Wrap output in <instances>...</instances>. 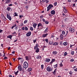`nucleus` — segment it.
I'll use <instances>...</instances> for the list:
<instances>
[{
	"mask_svg": "<svg viewBox=\"0 0 77 77\" xmlns=\"http://www.w3.org/2000/svg\"><path fill=\"white\" fill-rule=\"evenodd\" d=\"M12 35H10L7 36V38H10L11 39H12Z\"/></svg>",
	"mask_w": 77,
	"mask_h": 77,
	"instance_id": "obj_17",
	"label": "nucleus"
},
{
	"mask_svg": "<svg viewBox=\"0 0 77 77\" xmlns=\"http://www.w3.org/2000/svg\"><path fill=\"white\" fill-rule=\"evenodd\" d=\"M46 42H47V43L48 42V39H46V40H45Z\"/></svg>",
	"mask_w": 77,
	"mask_h": 77,
	"instance_id": "obj_46",
	"label": "nucleus"
},
{
	"mask_svg": "<svg viewBox=\"0 0 77 77\" xmlns=\"http://www.w3.org/2000/svg\"><path fill=\"white\" fill-rule=\"evenodd\" d=\"M48 15H49V16H50V17H51V16H52L51 14H48Z\"/></svg>",
	"mask_w": 77,
	"mask_h": 77,
	"instance_id": "obj_62",
	"label": "nucleus"
},
{
	"mask_svg": "<svg viewBox=\"0 0 77 77\" xmlns=\"http://www.w3.org/2000/svg\"><path fill=\"white\" fill-rule=\"evenodd\" d=\"M26 60H29V57H28V56H26Z\"/></svg>",
	"mask_w": 77,
	"mask_h": 77,
	"instance_id": "obj_34",
	"label": "nucleus"
},
{
	"mask_svg": "<svg viewBox=\"0 0 77 77\" xmlns=\"http://www.w3.org/2000/svg\"><path fill=\"white\" fill-rule=\"evenodd\" d=\"M19 17L20 18H22V17H23V16H22V15H20L19 16Z\"/></svg>",
	"mask_w": 77,
	"mask_h": 77,
	"instance_id": "obj_61",
	"label": "nucleus"
},
{
	"mask_svg": "<svg viewBox=\"0 0 77 77\" xmlns=\"http://www.w3.org/2000/svg\"><path fill=\"white\" fill-rule=\"evenodd\" d=\"M46 69L48 71H51L52 70H53V69L51 68V67H50V66H48L46 68Z\"/></svg>",
	"mask_w": 77,
	"mask_h": 77,
	"instance_id": "obj_5",
	"label": "nucleus"
},
{
	"mask_svg": "<svg viewBox=\"0 0 77 77\" xmlns=\"http://www.w3.org/2000/svg\"><path fill=\"white\" fill-rule=\"evenodd\" d=\"M63 11L65 12V13H67V11H66V8H64Z\"/></svg>",
	"mask_w": 77,
	"mask_h": 77,
	"instance_id": "obj_19",
	"label": "nucleus"
},
{
	"mask_svg": "<svg viewBox=\"0 0 77 77\" xmlns=\"http://www.w3.org/2000/svg\"><path fill=\"white\" fill-rule=\"evenodd\" d=\"M69 74L70 75H72V72L71 71H70L69 72Z\"/></svg>",
	"mask_w": 77,
	"mask_h": 77,
	"instance_id": "obj_41",
	"label": "nucleus"
},
{
	"mask_svg": "<svg viewBox=\"0 0 77 77\" xmlns=\"http://www.w3.org/2000/svg\"><path fill=\"white\" fill-rule=\"evenodd\" d=\"M9 6H12V4H10L8 5Z\"/></svg>",
	"mask_w": 77,
	"mask_h": 77,
	"instance_id": "obj_63",
	"label": "nucleus"
},
{
	"mask_svg": "<svg viewBox=\"0 0 77 77\" xmlns=\"http://www.w3.org/2000/svg\"><path fill=\"white\" fill-rule=\"evenodd\" d=\"M69 31L70 32H71V33H74L75 32V29L73 28L70 27L69 28Z\"/></svg>",
	"mask_w": 77,
	"mask_h": 77,
	"instance_id": "obj_2",
	"label": "nucleus"
},
{
	"mask_svg": "<svg viewBox=\"0 0 77 77\" xmlns=\"http://www.w3.org/2000/svg\"><path fill=\"white\" fill-rule=\"evenodd\" d=\"M55 13H56V11H55L54 10L51 11V14L52 15H54L55 14Z\"/></svg>",
	"mask_w": 77,
	"mask_h": 77,
	"instance_id": "obj_11",
	"label": "nucleus"
},
{
	"mask_svg": "<svg viewBox=\"0 0 77 77\" xmlns=\"http://www.w3.org/2000/svg\"><path fill=\"white\" fill-rule=\"evenodd\" d=\"M27 22V20H25L24 22V24H26Z\"/></svg>",
	"mask_w": 77,
	"mask_h": 77,
	"instance_id": "obj_42",
	"label": "nucleus"
},
{
	"mask_svg": "<svg viewBox=\"0 0 77 77\" xmlns=\"http://www.w3.org/2000/svg\"><path fill=\"white\" fill-rule=\"evenodd\" d=\"M22 59L21 58L19 57L18 58V60H20V59Z\"/></svg>",
	"mask_w": 77,
	"mask_h": 77,
	"instance_id": "obj_64",
	"label": "nucleus"
},
{
	"mask_svg": "<svg viewBox=\"0 0 77 77\" xmlns=\"http://www.w3.org/2000/svg\"><path fill=\"white\" fill-rule=\"evenodd\" d=\"M48 28H47L45 30V33H46V32H47V31L48 30Z\"/></svg>",
	"mask_w": 77,
	"mask_h": 77,
	"instance_id": "obj_30",
	"label": "nucleus"
},
{
	"mask_svg": "<svg viewBox=\"0 0 77 77\" xmlns=\"http://www.w3.org/2000/svg\"><path fill=\"white\" fill-rule=\"evenodd\" d=\"M36 26H37V23H34L33 24V26L35 29H36Z\"/></svg>",
	"mask_w": 77,
	"mask_h": 77,
	"instance_id": "obj_15",
	"label": "nucleus"
},
{
	"mask_svg": "<svg viewBox=\"0 0 77 77\" xmlns=\"http://www.w3.org/2000/svg\"><path fill=\"white\" fill-rule=\"evenodd\" d=\"M39 52V48H38L37 49H36V50L35 51L36 53H38Z\"/></svg>",
	"mask_w": 77,
	"mask_h": 77,
	"instance_id": "obj_20",
	"label": "nucleus"
},
{
	"mask_svg": "<svg viewBox=\"0 0 77 77\" xmlns=\"http://www.w3.org/2000/svg\"><path fill=\"white\" fill-rule=\"evenodd\" d=\"M22 29L23 30H24V27H23Z\"/></svg>",
	"mask_w": 77,
	"mask_h": 77,
	"instance_id": "obj_57",
	"label": "nucleus"
},
{
	"mask_svg": "<svg viewBox=\"0 0 77 77\" xmlns=\"http://www.w3.org/2000/svg\"><path fill=\"white\" fill-rule=\"evenodd\" d=\"M60 39L61 40H62L63 39V35L62 34H60Z\"/></svg>",
	"mask_w": 77,
	"mask_h": 77,
	"instance_id": "obj_18",
	"label": "nucleus"
},
{
	"mask_svg": "<svg viewBox=\"0 0 77 77\" xmlns=\"http://www.w3.org/2000/svg\"><path fill=\"white\" fill-rule=\"evenodd\" d=\"M12 34H14V35H15V34H16V32H13V33H12Z\"/></svg>",
	"mask_w": 77,
	"mask_h": 77,
	"instance_id": "obj_50",
	"label": "nucleus"
},
{
	"mask_svg": "<svg viewBox=\"0 0 77 77\" xmlns=\"http://www.w3.org/2000/svg\"><path fill=\"white\" fill-rule=\"evenodd\" d=\"M29 66L28 63L26 61H25L23 63V67L24 68H27Z\"/></svg>",
	"mask_w": 77,
	"mask_h": 77,
	"instance_id": "obj_1",
	"label": "nucleus"
},
{
	"mask_svg": "<svg viewBox=\"0 0 77 77\" xmlns=\"http://www.w3.org/2000/svg\"><path fill=\"white\" fill-rule=\"evenodd\" d=\"M38 30H41V28L42 27V23H38Z\"/></svg>",
	"mask_w": 77,
	"mask_h": 77,
	"instance_id": "obj_3",
	"label": "nucleus"
},
{
	"mask_svg": "<svg viewBox=\"0 0 77 77\" xmlns=\"http://www.w3.org/2000/svg\"><path fill=\"white\" fill-rule=\"evenodd\" d=\"M11 2V0H7L6 3H9Z\"/></svg>",
	"mask_w": 77,
	"mask_h": 77,
	"instance_id": "obj_21",
	"label": "nucleus"
},
{
	"mask_svg": "<svg viewBox=\"0 0 77 77\" xmlns=\"http://www.w3.org/2000/svg\"><path fill=\"white\" fill-rule=\"evenodd\" d=\"M24 4H27V2H24Z\"/></svg>",
	"mask_w": 77,
	"mask_h": 77,
	"instance_id": "obj_60",
	"label": "nucleus"
},
{
	"mask_svg": "<svg viewBox=\"0 0 77 77\" xmlns=\"http://www.w3.org/2000/svg\"><path fill=\"white\" fill-rule=\"evenodd\" d=\"M51 38H54V35H51Z\"/></svg>",
	"mask_w": 77,
	"mask_h": 77,
	"instance_id": "obj_59",
	"label": "nucleus"
},
{
	"mask_svg": "<svg viewBox=\"0 0 77 77\" xmlns=\"http://www.w3.org/2000/svg\"><path fill=\"white\" fill-rule=\"evenodd\" d=\"M49 23V22H48V21H45V24H48Z\"/></svg>",
	"mask_w": 77,
	"mask_h": 77,
	"instance_id": "obj_33",
	"label": "nucleus"
},
{
	"mask_svg": "<svg viewBox=\"0 0 77 77\" xmlns=\"http://www.w3.org/2000/svg\"><path fill=\"white\" fill-rule=\"evenodd\" d=\"M32 68H29L28 69V71L29 72H30L32 71Z\"/></svg>",
	"mask_w": 77,
	"mask_h": 77,
	"instance_id": "obj_28",
	"label": "nucleus"
},
{
	"mask_svg": "<svg viewBox=\"0 0 77 77\" xmlns=\"http://www.w3.org/2000/svg\"><path fill=\"white\" fill-rule=\"evenodd\" d=\"M3 32V30L0 29V33H2Z\"/></svg>",
	"mask_w": 77,
	"mask_h": 77,
	"instance_id": "obj_55",
	"label": "nucleus"
},
{
	"mask_svg": "<svg viewBox=\"0 0 77 77\" xmlns=\"http://www.w3.org/2000/svg\"><path fill=\"white\" fill-rule=\"evenodd\" d=\"M56 70L57 69H55L54 70V72H53V73L54 75H55L56 74Z\"/></svg>",
	"mask_w": 77,
	"mask_h": 77,
	"instance_id": "obj_25",
	"label": "nucleus"
},
{
	"mask_svg": "<svg viewBox=\"0 0 77 77\" xmlns=\"http://www.w3.org/2000/svg\"><path fill=\"white\" fill-rule=\"evenodd\" d=\"M52 54H54V55H56V54H57V51H53L52 52Z\"/></svg>",
	"mask_w": 77,
	"mask_h": 77,
	"instance_id": "obj_13",
	"label": "nucleus"
},
{
	"mask_svg": "<svg viewBox=\"0 0 77 77\" xmlns=\"http://www.w3.org/2000/svg\"><path fill=\"white\" fill-rule=\"evenodd\" d=\"M71 54H72V55H73L74 54V51H71Z\"/></svg>",
	"mask_w": 77,
	"mask_h": 77,
	"instance_id": "obj_37",
	"label": "nucleus"
},
{
	"mask_svg": "<svg viewBox=\"0 0 77 77\" xmlns=\"http://www.w3.org/2000/svg\"><path fill=\"white\" fill-rule=\"evenodd\" d=\"M62 34H63V35H64L65 34V32L64 31H63L62 32Z\"/></svg>",
	"mask_w": 77,
	"mask_h": 77,
	"instance_id": "obj_36",
	"label": "nucleus"
},
{
	"mask_svg": "<svg viewBox=\"0 0 77 77\" xmlns=\"http://www.w3.org/2000/svg\"><path fill=\"white\" fill-rule=\"evenodd\" d=\"M33 42L34 43H35L36 42V39H35V40H33Z\"/></svg>",
	"mask_w": 77,
	"mask_h": 77,
	"instance_id": "obj_35",
	"label": "nucleus"
},
{
	"mask_svg": "<svg viewBox=\"0 0 77 77\" xmlns=\"http://www.w3.org/2000/svg\"><path fill=\"white\" fill-rule=\"evenodd\" d=\"M4 59H7L8 58L6 57H5L4 58Z\"/></svg>",
	"mask_w": 77,
	"mask_h": 77,
	"instance_id": "obj_58",
	"label": "nucleus"
},
{
	"mask_svg": "<svg viewBox=\"0 0 77 77\" xmlns=\"http://www.w3.org/2000/svg\"><path fill=\"white\" fill-rule=\"evenodd\" d=\"M15 5H18V3L17 2H14Z\"/></svg>",
	"mask_w": 77,
	"mask_h": 77,
	"instance_id": "obj_29",
	"label": "nucleus"
},
{
	"mask_svg": "<svg viewBox=\"0 0 77 77\" xmlns=\"http://www.w3.org/2000/svg\"><path fill=\"white\" fill-rule=\"evenodd\" d=\"M45 1L46 3H48L49 2V1L48 0H45Z\"/></svg>",
	"mask_w": 77,
	"mask_h": 77,
	"instance_id": "obj_43",
	"label": "nucleus"
},
{
	"mask_svg": "<svg viewBox=\"0 0 77 77\" xmlns=\"http://www.w3.org/2000/svg\"><path fill=\"white\" fill-rule=\"evenodd\" d=\"M56 61V60L55 59H52L51 60V61L53 62H54Z\"/></svg>",
	"mask_w": 77,
	"mask_h": 77,
	"instance_id": "obj_39",
	"label": "nucleus"
},
{
	"mask_svg": "<svg viewBox=\"0 0 77 77\" xmlns=\"http://www.w3.org/2000/svg\"><path fill=\"white\" fill-rule=\"evenodd\" d=\"M53 7V5H52L50 4L48 7H47V11L48 12L49 11H50V9H51Z\"/></svg>",
	"mask_w": 77,
	"mask_h": 77,
	"instance_id": "obj_4",
	"label": "nucleus"
},
{
	"mask_svg": "<svg viewBox=\"0 0 77 77\" xmlns=\"http://www.w3.org/2000/svg\"><path fill=\"white\" fill-rule=\"evenodd\" d=\"M45 62H47V63H48L50 61V59L48 58L45 59Z\"/></svg>",
	"mask_w": 77,
	"mask_h": 77,
	"instance_id": "obj_10",
	"label": "nucleus"
},
{
	"mask_svg": "<svg viewBox=\"0 0 77 77\" xmlns=\"http://www.w3.org/2000/svg\"><path fill=\"white\" fill-rule=\"evenodd\" d=\"M66 55H67V53L66 52H65L64 56H66Z\"/></svg>",
	"mask_w": 77,
	"mask_h": 77,
	"instance_id": "obj_47",
	"label": "nucleus"
},
{
	"mask_svg": "<svg viewBox=\"0 0 77 77\" xmlns=\"http://www.w3.org/2000/svg\"><path fill=\"white\" fill-rule=\"evenodd\" d=\"M70 62H74V60L73 59H71L70 60Z\"/></svg>",
	"mask_w": 77,
	"mask_h": 77,
	"instance_id": "obj_44",
	"label": "nucleus"
},
{
	"mask_svg": "<svg viewBox=\"0 0 77 77\" xmlns=\"http://www.w3.org/2000/svg\"><path fill=\"white\" fill-rule=\"evenodd\" d=\"M57 2H56L54 3V6H56V5H57Z\"/></svg>",
	"mask_w": 77,
	"mask_h": 77,
	"instance_id": "obj_31",
	"label": "nucleus"
},
{
	"mask_svg": "<svg viewBox=\"0 0 77 77\" xmlns=\"http://www.w3.org/2000/svg\"><path fill=\"white\" fill-rule=\"evenodd\" d=\"M38 44H36V46L34 47V50H36L37 48H38Z\"/></svg>",
	"mask_w": 77,
	"mask_h": 77,
	"instance_id": "obj_14",
	"label": "nucleus"
},
{
	"mask_svg": "<svg viewBox=\"0 0 77 77\" xmlns=\"http://www.w3.org/2000/svg\"><path fill=\"white\" fill-rule=\"evenodd\" d=\"M7 17L8 19L10 20V21H11V20H12V17H11V16L10 15H9L8 14H7Z\"/></svg>",
	"mask_w": 77,
	"mask_h": 77,
	"instance_id": "obj_6",
	"label": "nucleus"
},
{
	"mask_svg": "<svg viewBox=\"0 0 77 77\" xmlns=\"http://www.w3.org/2000/svg\"><path fill=\"white\" fill-rule=\"evenodd\" d=\"M18 32H21V29H19L18 31Z\"/></svg>",
	"mask_w": 77,
	"mask_h": 77,
	"instance_id": "obj_53",
	"label": "nucleus"
},
{
	"mask_svg": "<svg viewBox=\"0 0 77 77\" xmlns=\"http://www.w3.org/2000/svg\"><path fill=\"white\" fill-rule=\"evenodd\" d=\"M60 66H63V65L62 64V63H61L60 64Z\"/></svg>",
	"mask_w": 77,
	"mask_h": 77,
	"instance_id": "obj_49",
	"label": "nucleus"
},
{
	"mask_svg": "<svg viewBox=\"0 0 77 77\" xmlns=\"http://www.w3.org/2000/svg\"><path fill=\"white\" fill-rule=\"evenodd\" d=\"M42 20L43 22H45L46 21L44 19H43Z\"/></svg>",
	"mask_w": 77,
	"mask_h": 77,
	"instance_id": "obj_52",
	"label": "nucleus"
},
{
	"mask_svg": "<svg viewBox=\"0 0 77 77\" xmlns=\"http://www.w3.org/2000/svg\"><path fill=\"white\" fill-rule=\"evenodd\" d=\"M41 57H42L41 56H38L36 58L37 59H41Z\"/></svg>",
	"mask_w": 77,
	"mask_h": 77,
	"instance_id": "obj_26",
	"label": "nucleus"
},
{
	"mask_svg": "<svg viewBox=\"0 0 77 77\" xmlns=\"http://www.w3.org/2000/svg\"><path fill=\"white\" fill-rule=\"evenodd\" d=\"M41 69H44V65H41Z\"/></svg>",
	"mask_w": 77,
	"mask_h": 77,
	"instance_id": "obj_32",
	"label": "nucleus"
},
{
	"mask_svg": "<svg viewBox=\"0 0 77 77\" xmlns=\"http://www.w3.org/2000/svg\"><path fill=\"white\" fill-rule=\"evenodd\" d=\"M68 44V43L66 42H64L63 43V45H66Z\"/></svg>",
	"mask_w": 77,
	"mask_h": 77,
	"instance_id": "obj_24",
	"label": "nucleus"
},
{
	"mask_svg": "<svg viewBox=\"0 0 77 77\" xmlns=\"http://www.w3.org/2000/svg\"><path fill=\"white\" fill-rule=\"evenodd\" d=\"M31 34H32V32H31L30 31H29L26 34V36H30L31 35Z\"/></svg>",
	"mask_w": 77,
	"mask_h": 77,
	"instance_id": "obj_9",
	"label": "nucleus"
},
{
	"mask_svg": "<svg viewBox=\"0 0 77 77\" xmlns=\"http://www.w3.org/2000/svg\"><path fill=\"white\" fill-rule=\"evenodd\" d=\"M25 30H28V28L27 26H26L25 28Z\"/></svg>",
	"mask_w": 77,
	"mask_h": 77,
	"instance_id": "obj_40",
	"label": "nucleus"
},
{
	"mask_svg": "<svg viewBox=\"0 0 77 77\" xmlns=\"http://www.w3.org/2000/svg\"><path fill=\"white\" fill-rule=\"evenodd\" d=\"M15 51H13V52H12V54H15Z\"/></svg>",
	"mask_w": 77,
	"mask_h": 77,
	"instance_id": "obj_56",
	"label": "nucleus"
},
{
	"mask_svg": "<svg viewBox=\"0 0 77 77\" xmlns=\"http://www.w3.org/2000/svg\"><path fill=\"white\" fill-rule=\"evenodd\" d=\"M18 69H19L20 71H21L23 69L22 67H21V66L20 64H19L18 66Z\"/></svg>",
	"mask_w": 77,
	"mask_h": 77,
	"instance_id": "obj_8",
	"label": "nucleus"
},
{
	"mask_svg": "<svg viewBox=\"0 0 77 77\" xmlns=\"http://www.w3.org/2000/svg\"><path fill=\"white\" fill-rule=\"evenodd\" d=\"M54 68H56L57 67V64L56 65H54Z\"/></svg>",
	"mask_w": 77,
	"mask_h": 77,
	"instance_id": "obj_27",
	"label": "nucleus"
},
{
	"mask_svg": "<svg viewBox=\"0 0 77 77\" xmlns=\"http://www.w3.org/2000/svg\"><path fill=\"white\" fill-rule=\"evenodd\" d=\"M53 45H58L59 43L58 42H55L52 44Z\"/></svg>",
	"mask_w": 77,
	"mask_h": 77,
	"instance_id": "obj_12",
	"label": "nucleus"
},
{
	"mask_svg": "<svg viewBox=\"0 0 77 77\" xmlns=\"http://www.w3.org/2000/svg\"><path fill=\"white\" fill-rule=\"evenodd\" d=\"M40 18H43V16L42 15H41L40 16Z\"/></svg>",
	"mask_w": 77,
	"mask_h": 77,
	"instance_id": "obj_54",
	"label": "nucleus"
},
{
	"mask_svg": "<svg viewBox=\"0 0 77 77\" xmlns=\"http://www.w3.org/2000/svg\"><path fill=\"white\" fill-rule=\"evenodd\" d=\"M11 8L10 7H8L7 8V10L8 11H11Z\"/></svg>",
	"mask_w": 77,
	"mask_h": 77,
	"instance_id": "obj_22",
	"label": "nucleus"
},
{
	"mask_svg": "<svg viewBox=\"0 0 77 77\" xmlns=\"http://www.w3.org/2000/svg\"><path fill=\"white\" fill-rule=\"evenodd\" d=\"M30 30H31V31H33V28L32 27H31L30 28Z\"/></svg>",
	"mask_w": 77,
	"mask_h": 77,
	"instance_id": "obj_38",
	"label": "nucleus"
},
{
	"mask_svg": "<svg viewBox=\"0 0 77 77\" xmlns=\"http://www.w3.org/2000/svg\"><path fill=\"white\" fill-rule=\"evenodd\" d=\"M15 27V28H14V29H15V30H17V29H18V28H17V25H16V24H14V25L12 26L11 27V29H13L14 28V27Z\"/></svg>",
	"mask_w": 77,
	"mask_h": 77,
	"instance_id": "obj_7",
	"label": "nucleus"
},
{
	"mask_svg": "<svg viewBox=\"0 0 77 77\" xmlns=\"http://www.w3.org/2000/svg\"><path fill=\"white\" fill-rule=\"evenodd\" d=\"M48 34L46 33V34H44L42 35V37H43V38H45V37H47Z\"/></svg>",
	"mask_w": 77,
	"mask_h": 77,
	"instance_id": "obj_16",
	"label": "nucleus"
},
{
	"mask_svg": "<svg viewBox=\"0 0 77 77\" xmlns=\"http://www.w3.org/2000/svg\"><path fill=\"white\" fill-rule=\"evenodd\" d=\"M74 71H76V72H77V68L75 69H74Z\"/></svg>",
	"mask_w": 77,
	"mask_h": 77,
	"instance_id": "obj_51",
	"label": "nucleus"
},
{
	"mask_svg": "<svg viewBox=\"0 0 77 77\" xmlns=\"http://www.w3.org/2000/svg\"><path fill=\"white\" fill-rule=\"evenodd\" d=\"M53 62L51 61L49 63V64L50 65L51 64H53Z\"/></svg>",
	"mask_w": 77,
	"mask_h": 77,
	"instance_id": "obj_48",
	"label": "nucleus"
},
{
	"mask_svg": "<svg viewBox=\"0 0 77 77\" xmlns=\"http://www.w3.org/2000/svg\"><path fill=\"white\" fill-rule=\"evenodd\" d=\"M17 16H18V13L15 12L14 14V17H17Z\"/></svg>",
	"mask_w": 77,
	"mask_h": 77,
	"instance_id": "obj_23",
	"label": "nucleus"
},
{
	"mask_svg": "<svg viewBox=\"0 0 77 77\" xmlns=\"http://www.w3.org/2000/svg\"><path fill=\"white\" fill-rule=\"evenodd\" d=\"M18 70L17 72H15V74L16 75H17V74H18Z\"/></svg>",
	"mask_w": 77,
	"mask_h": 77,
	"instance_id": "obj_45",
	"label": "nucleus"
}]
</instances>
